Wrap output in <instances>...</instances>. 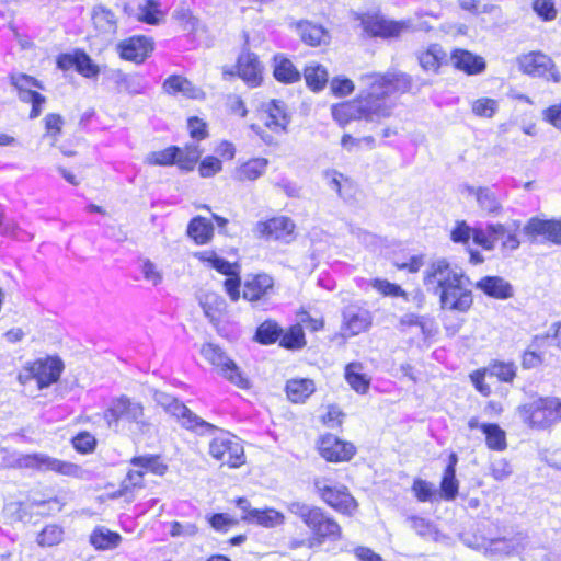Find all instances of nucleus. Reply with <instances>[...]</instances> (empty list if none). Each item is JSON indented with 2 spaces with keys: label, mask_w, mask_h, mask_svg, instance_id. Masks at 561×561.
<instances>
[{
  "label": "nucleus",
  "mask_w": 561,
  "mask_h": 561,
  "mask_svg": "<svg viewBox=\"0 0 561 561\" xmlns=\"http://www.w3.org/2000/svg\"><path fill=\"white\" fill-rule=\"evenodd\" d=\"M65 61H69V64L75 65L76 69L84 77L90 78L98 73V67L92 64L90 57L84 53L76 54L73 56L65 55L58 59V66L65 67Z\"/></svg>",
  "instance_id": "38"
},
{
  "label": "nucleus",
  "mask_w": 561,
  "mask_h": 561,
  "mask_svg": "<svg viewBox=\"0 0 561 561\" xmlns=\"http://www.w3.org/2000/svg\"><path fill=\"white\" fill-rule=\"evenodd\" d=\"M445 53L438 45H432L426 51L419 57L420 65L427 71H437L440 61L444 59Z\"/></svg>",
  "instance_id": "43"
},
{
  "label": "nucleus",
  "mask_w": 561,
  "mask_h": 561,
  "mask_svg": "<svg viewBox=\"0 0 561 561\" xmlns=\"http://www.w3.org/2000/svg\"><path fill=\"white\" fill-rule=\"evenodd\" d=\"M414 497L421 502H435L438 500V493L433 483L427 480L415 478L411 485Z\"/></svg>",
  "instance_id": "42"
},
{
  "label": "nucleus",
  "mask_w": 561,
  "mask_h": 561,
  "mask_svg": "<svg viewBox=\"0 0 561 561\" xmlns=\"http://www.w3.org/2000/svg\"><path fill=\"white\" fill-rule=\"evenodd\" d=\"M454 66L468 75H477L485 69V62L482 57L476 56L465 49H456L451 54Z\"/></svg>",
  "instance_id": "25"
},
{
  "label": "nucleus",
  "mask_w": 561,
  "mask_h": 561,
  "mask_svg": "<svg viewBox=\"0 0 561 561\" xmlns=\"http://www.w3.org/2000/svg\"><path fill=\"white\" fill-rule=\"evenodd\" d=\"M516 365L513 362L492 360L485 368V371L503 382H512L516 377Z\"/></svg>",
  "instance_id": "40"
},
{
  "label": "nucleus",
  "mask_w": 561,
  "mask_h": 561,
  "mask_svg": "<svg viewBox=\"0 0 561 561\" xmlns=\"http://www.w3.org/2000/svg\"><path fill=\"white\" fill-rule=\"evenodd\" d=\"M50 471L70 478H79L82 474V469L79 465L57 458H53Z\"/></svg>",
  "instance_id": "54"
},
{
  "label": "nucleus",
  "mask_w": 561,
  "mask_h": 561,
  "mask_svg": "<svg viewBox=\"0 0 561 561\" xmlns=\"http://www.w3.org/2000/svg\"><path fill=\"white\" fill-rule=\"evenodd\" d=\"M305 343V333L299 324L291 327L280 339V346L289 350L301 348Z\"/></svg>",
  "instance_id": "50"
},
{
  "label": "nucleus",
  "mask_w": 561,
  "mask_h": 561,
  "mask_svg": "<svg viewBox=\"0 0 561 561\" xmlns=\"http://www.w3.org/2000/svg\"><path fill=\"white\" fill-rule=\"evenodd\" d=\"M201 355L225 378L241 389L249 388V380L237 364L216 344L205 343L201 347Z\"/></svg>",
  "instance_id": "7"
},
{
  "label": "nucleus",
  "mask_w": 561,
  "mask_h": 561,
  "mask_svg": "<svg viewBox=\"0 0 561 561\" xmlns=\"http://www.w3.org/2000/svg\"><path fill=\"white\" fill-rule=\"evenodd\" d=\"M268 160L265 158H254L242 163L234 173V178L238 181H255L266 170Z\"/></svg>",
  "instance_id": "30"
},
{
  "label": "nucleus",
  "mask_w": 561,
  "mask_h": 561,
  "mask_svg": "<svg viewBox=\"0 0 561 561\" xmlns=\"http://www.w3.org/2000/svg\"><path fill=\"white\" fill-rule=\"evenodd\" d=\"M53 462V457L41 454V453H32V454H18L15 453L14 457L8 459L5 462V467L12 470H33V471H50Z\"/></svg>",
  "instance_id": "12"
},
{
  "label": "nucleus",
  "mask_w": 561,
  "mask_h": 561,
  "mask_svg": "<svg viewBox=\"0 0 561 561\" xmlns=\"http://www.w3.org/2000/svg\"><path fill=\"white\" fill-rule=\"evenodd\" d=\"M163 89L169 94H182L190 99H204V91L182 76H170L163 83Z\"/></svg>",
  "instance_id": "22"
},
{
  "label": "nucleus",
  "mask_w": 561,
  "mask_h": 561,
  "mask_svg": "<svg viewBox=\"0 0 561 561\" xmlns=\"http://www.w3.org/2000/svg\"><path fill=\"white\" fill-rule=\"evenodd\" d=\"M304 77L307 85L313 91L322 90L329 79L327 69L316 62H311L304 69Z\"/></svg>",
  "instance_id": "37"
},
{
  "label": "nucleus",
  "mask_w": 561,
  "mask_h": 561,
  "mask_svg": "<svg viewBox=\"0 0 561 561\" xmlns=\"http://www.w3.org/2000/svg\"><path fill=\"white\" fill-rule=\"evenodd\" d=\"M274 285L273 278L267 274H259L247 279L243 287V298L255 301L265 297Z\"/></svg>",
  "instance_id": "23"
},
{
  "label": "nucleus",
  "mask_w": 561,
  "mask_h": 561,
  "mask_svg": "<svg viewBox=\"0 0 561 561\" xmlns=\"http://www.w3.org/2000/svg\"><path fill=\"white\" fill-rule=\"evenodd\" d=\"M198 257L202 261L208 262L213 268L217 270L218 272H220L224 275L233 276L237 274V270H236L234 265H232L225 259L219 257L214 252H208V251L202 252L198 254Z\"/></svg>",
  "instance_id": "45"
},
{
  "label": "nucleus",
  "mask_w": 561,
  "mask_h": 561,
  "mask_svg": "<svg viewBox=\"0 0 561 561\" xmlns=\"http://www.w3.org/2000/svg\"><path fill=\"white\" fill-rule=\"evenodd\" d=\"M423 282L439 296L443 309L467 312L473 304L470 278L446 259L433 261L424 272Z\"/></svg>",
  "instance_id": "2"
},
{
  "label": "nucleus",
  "mask_w": 561,
  "mask_h": 561,
  "mask_svg": "<svg viewBox=\"0 0 561 561\" xmlns=\"http://www.w3.org/2000/svg\"><path fill=\"white\" fill-rule=\"evenodd\" d=\"M409 522L411 528L420 536H426L433 531V524L422 516H411Z\"/></svg>",
  "instance_id": "59"
},
{
  "label": "nucleus",
  "mask_w": 561,
  "mask_h": 561,
  "mask_svg": "<svg viewBox=\"0 0 561 561\" xmlns=\"http://www.w3.org/2000/svg\"><path fill=\"white\" fill-rule=\"evenodd\" d=\"M370 285L383 296L403 297L408 300L407 293L399 285L390 283L387 279L375 278L370 282Z\"/></svg>",
  "instance_id": "53"
},
{
  "label": "nucleus",
  "mask_w": 561,
  "mask_h": 561,
  "mask_svg": "<svg viewBox=\"0 0 561 561\" xmlns=\"http://www.w3.org/2000/svg\"><path fill=\"white\" fill-rule=\"evenodd\" d=\"M221 170V161L215 157L205 158L199 164V174L210 178Z\"/></svg>",
  "instance_id": "58"
},
{
  "label": "nucleus",
  "mask_w": 561,
  "mask_h": 561,
  "mask_svg": "<svg viewBox=\"0 0 561 561\" xmlns=\"http://www.w3.org/2000/svg\"><path fill=\"white\" fill-rule=\"evenodd\" d=\"M209 526L216 531L226 533L239 524V519L227 513H214L207 517Z\"/></svg>",
  "instance_id": "51"
},
{
  "label": "nucleus",
  "mask_w": 561,
  "mask_h": 561,
  "mask_svg": "<svg viewBox=\"0 0 561 561\" xmlns=\"http://www.w3.org/2000/svg\"><path fill=\"white\" fill-rule=\"evenodd\" d=\"M524 231L529 237H543L547 241L554 244H561V219L560 220H542L539 218H531Z\"/></svg>",
  "instance_id": "14"
},
{
  "label": "nucleus",
  "mask_w": 561,
  "mask_h": 561,
  "mask_svg": "<svg viewBox=\"0 0 561 561\" xmlns=\"http://www.w3.org/2000/svg\"><path fill=\"white\" fill-rule=\"evenodd\" d=\"M518 65L520 70L529 76L560 81V75L554 69L553 61L545 54L531 51L523 55L518 58Z\"/></svg>",
  "instance_id": "10"
},
{
  "label": "nucleus",
  "mask_w": 561,
  "mask_h": 561,
  "mask_svg": "<svg viewBox=\"0 0 561 561\" xmlns=\"http://www.w3.org/2000/svg\"><path fill=\"white\" fill-rule=\"evenodd\" d=\"M400 324L402 327H419L422 334L424 336H428L431 334V330L427 328V324L422 321V318L415 313H407L401 317Z\"/></svg>",
  "instance_id": "61"
},
{
  "label": "nucleus",
  "mask_w": 561,
  "mask_h": 561,
  "mask_svg": "<svg viewBox=\"0 0 561 561\" xmlns=\"http://www.w3.org/2000/svg\"><path fill=\"white\" fill-rule=\"evenodd\" d=\"M168 468V462L161 455L142 456V474L151 473L161 477L167 473Z\"/></svg>",
  "instance_id": "46"
},
{
  "label": "nucleus",
  "mask_w": 561,
  "mask_h": 561,
  "mask_svg": "<svg viewBox=\"0 0 561 561\" xmlns=\"http://www.w3.org/2000/svg\"><path fill=\"white\" fill-rule=\"evenodd\" d=\"M64 528L57 524H49L43 527L37 534L36 542L42 548L58 546L64 540Z\"/></svg>",
  "instance_id": "39"
},
{
  "label": "nucleus",
  "mask_w": 561,
  "mask_h": 561,
  "mask_svg": "<svg viewBox=\"0 0 561 561\" xmlns=\"http://www.w3.org/2000/svg\"><path fill=\"white\" fill-rule=\"evenodd\" d=\"M295 27L301 41L309 46H320L329 42V34L320 24L302 20Z\"/></svg>",
  "instance_id": "21"
},
{
  "label": "nucleus",
  "mask_w": 561,
  "mask_h": 561,
  "mask_svg": "<svg viewBox=\"0 0 561 561\" xmlns=\"http://www.w3.org/2000/svg\"><path fill=\"white\" fill-rule=\"evenodd\" d=\"M525 417H554L561 420V400L553 397L538 398L523 405Z\"/></svg>",
  "instance_id": "15"
},
{
  "label": "nucleus",
  "mask_w": 561,
  "mask_h": 561,
  "mask_svg": "<svg viewBox=\"0 0 561 561\" xmlns=\"http://www.w3.org/2000/svg\"><path fill=\"white\" fill-rule=\"evenodd\" d=\"M252 516V523L263 528L279 527L283 526L286 520L285 515L274 507L257 508L253 512Z\"/></svg>",
  "instance_id": "34"
},
{
  "label": "nucleus",
  "mask_w": 561,
  "mask_h": 561,
  "mask_svg": "<svg viewBox=\"0 0 561 561\" xmlns=\"http://www.w3.org/2000/svg\"><path fill=\"white\" fill-rule=\"evenodd\" d=\"M274 77L284 83H294L300 80V71L290 59L277 55L274 57Z\"/></svg>",
  "instance_id": "32"
},
{
  "label": "nucleus",
  "mask_w": 561,
  "mask_h": 561,
  "mask_svg": "<svg viewBox=\"0 0 561 561\" xmlns=\"http://www.w3.org/2000/svg\"><path fill=\"white\" fill-rule=\"evenodd\" d=\"M264 124L273 131H285L290 117L283 101L271 100L263 107Z\"/></svg>",
  "instance_id": "17"
},
{
  "label": "nucleus",
  "mask_w": 561,
  "mask_h": 561,
  "mask_svg": "<svg viewBox=\"0 0 561 561\" xmlns=\"http://www.w3.org/2000/svg\"><path fill=\"white\" fill-rule=\"evenodd\" d=\"M137 405L133 404L126 396L113 399L104 412L107 421L127 420L136 416Z\"/></svg>",
  "instance_id": "27"
},
{
  "label": "nucleus",
  "mask_w": 561,
  "mask_h": 561,
  "mask_svg": "<svg viewBox=\"0 0 561 561\" xmlns=\"http://www.w3.org/2000/svg\"><path fill=\"white\" fill-rule=\"evenodd\" d=\"M282 334V329L276 322L264 321L256 330L255 340L261 344H272L276 342Z\"/></svg>",
  "instance_id": "44"
},
{
  "label": "nucleus",
  "mask_w": 561,
  "mask_h": 561,
  "mask_svg": "<svg viewBox=\"0 0 561 561\" xmlns=\"http://www.w3.org/2000/svg\"><path fill=\"white\" fill-rule=\"evenodd\" d=\"M201 150L197 145H187L184 149L179 148L178 164L183 170H193L201 157Z\"/></svg>",
  "instance_id": "47"
},
{
  "label": "nucleus",
  "mask_w": 561,
  "mask_h": 561,
  "mask_svg": "<svg viewBox=\"0 0 561 561\" xmlns=\"http://www.w3.org/2000/svg\"><path fill=\"white\" fill-rule=\"evenodd\" d=\"M289 511L306 526L307 531L294 533L288 541L291 550H314L325 543L339 542L343 539V527L337 519L317 505L293 503Z\"/></svg>",
  "instance_id": "3"
},
{
  "label": "nucleus",
  "mask_w": 561,
  "mask_h": 561,
  "mask_svg": "<svg viewBox=\"0 0 561 561\" xmlns=\"http://www.w3.org/2000/svg\"><path fill=\"white\" fill-rule=\"evenodd\" d=\"M314 382L308 378L290 379L286 383V393L290 401L302 402L314 392Z\"/></svg>",
  "instance_id": "33"
},
{
  "label": "nucleus",
  "mask_w": 561,
  "mask_h": 561,
  "mask_svg": "<svg viewBox=\"0 0 561 561\" xmlns=\"http://www.w3.org/2000/svg\"><path fill=\"white\" fill-rule=\"evenodd\" d=\"M71 445L77 453L87 455L95 450L96 439L91 433L82 431L71 438Z\"/></svg>",
  "instance_id": "48"
},
{
  "label": "nucleus",
  "mask_w": 561,
  "mask_h": 561,
  "mask_svg": "<svg viewBox=\"0 0 561 561\" xmlns=\"http://www.w3.org/2000/svg\"><path fill=\"white\" fill-rule=\"evenodd\" d=\"M471 194L476 195V199L480 208L490 215H499L502 210V205L495 193L488 187H468Z\"/></svg>",
  "instance_id": "35"
},
{
  "label": "nucleus",
  "mask_w": 561,
  "mask_h": 561,
  "mask_svg": "<svg viewBox=\"0 0 561 561\" xmlns=\"http://www.w3.org/2000/svg\"><path fill=\"white\" fill-rule=\"evenodd\" d=\"M480 430L485 436V444L489 449L503 451L507 448L506 433L497 423H481Z\"/></svg>",
  "instance_id": "31"
},
{
  "label": "nucleus",
  "mask_w": 561,
  "mask_h": 561,
  "mask_svg": "<svg viewBox=\"0 0 561 561\" xmlns=\"http://www.w3.org/2000/svg\"><path fill=\"white\" fill-rule=\"evenodd\" d=\"M294 230V221L288 217L280 216L256 222L254 233L266 240H278L288 243L293 240Z\"/></svg>",
  "instance_id": "11"
},
{
  "label": "nucleus",
  "mask_w": 561,
  "mask_h": 561,
  "mask_svg": "<svg viewBox=\"0 0 561 561\" xmlns=\"http://www.w3.org/2000/svg\"><path fill=\"white\" fill-rule=\"evenodd\" d=\"M95 28L104 35L113 36L117 30L115 14L103 5H96L92 12Z\"/></svg>",
  "instance_id": "29"
},
{
  "label": "nucleus",
  "mask_w": 561,
  "mask_h": 561,
  "mask_svg": "<svg viewBox=\"0 0 561 561\" xmlns=\"http://www.w3.org/2000/svg\"><path fill=\"white\" fill-rule=\"evenodd\" d=\"M140 49V36H133L117 44L119 57L125 60L136 61Z\"/></svg>",
  "instance_id": "49"
},
{
  "label": "nucleus",
  "mask_w": 561,
  "mask_h": 561,
  "mask_svg": "<svg viewBox=\"0 0 561 561\" xmlns=\"http://www.w3.org/2000/svg\"><path fill=\"white\" fill-rule=\"evenodd\" d=\"M371 324L368 310L358 306H347L343 311V328L351 336L367 330Z\"/></svg>",
  "instance_id": "16"
},
{
  "label": "nucleus",
  "mask_w": 561,
  "mask_h": 561,
  "mask_svg": "<svg viewBox=\"0 0 561 561\" xmlns=\"http://www.w3.org/2000/svg\"><path fill=\"white\" fill-rule=\"evenodd\" d=\"M151 392L156 402L164 409L170 417L204 421L202 417L194 415L187 407L170 394L157 390H151Z\"/></svg>",
  "instance_id": "18"
},
{
  "label": "nucleus",
  "mask_w": 561,
  "mask_h": 561,
  "mask_svg": "<svg viewBox=\"0 0 561 561\" xmlns=\"http://www.w3.org/2000/svg\"><path fill=\"white\" fill-rule=\"evenodd\" d=\"M476 288L483 291L486 296L495 299H508L513 297V286L500 276H485L476 283Z\"/></svg>",
  "instance_id": "19"
},
{
  "label": "nucleus",
  "mask_w": 561,
  "mask_h": 561,
  "mask_svg": "<svg viewBox=\"0 0 561 561\" xmlns=\"http://www.w3.org/2000/svg\"><path fill=\"white\" fill-rule=\"evenodd\" d=\"M313 485L319 499L336 513L352 517L358 510V502L344 484H333L330 479L317 478Z\"/></svg>",
  "instance_id": "4"
},
{
  "label": "nucleus",
  "mask_w": 561,
  "mask_h": 561,
  "mask_svg": "<svg viewBox=\"0 0 561 561\" xmlns=\"http://www.w3.org/2000/svg\"><path fill=\"white\" fill-rule=\"evenodd\" d=\"M362 79L369 85L366 92H362L352 101L331 107L332 117L341 127L353 121L379 122L389 117L393 107L389 96L394 92L404 93L411 89V78L405 73L369 75Z\"/></svg>",
  "instance_id": "1"
},
{
  "label": "nucleus",
  "mask_w": 561,
  "mask_h": 561,
  "mask_svg": "<svg viewBox=\"0 0 561 561\" xmlns=\"http://www.w3.org/2000/svg\"><path fill=\"white\" fill-rule=\"evenodd\" d=\"M238 76L250 87H257L262 81V67L254 54H242L238 59Z\"/></svg>",
  "instance_id": "20"
},
{
  "label": "nucleus",
  "mask_w": 561,
  "mask_h": 561,
  "mask_svg": "<svg viewBox=\"0 0 561 561\" xmlns=\"http://www.w3.org/2000/svg\"><path fill=\"white\" fill-rule=\"evenodd\" d=\"M209 455L228 468H240L245 462V454L242 444L231 433H220L209 443Z\"/></svg>",
  "instance_id": "6"
},
{
  "label": "nucleus",
  "mask_w": 561,
  "mask_h": 561,
  "mask_svg": "<svg viewBox=\"0 0 561 561\" xmlns=\"http://www.w3.org/2000/svg\"><path fill=\"white\" fill-rule=\"evenodd\" d=\"M331 90L336 96H345L353 92L354 83L350 79L346 78H334L331 81Z\"/></svg>",
  "instance_id": "57"
},
{
  "label": "nucleus",
  "mask_w": 561,
  "mask_h": 561,
  "mask_svg": "<svg viewBox=\"0 0 561 561\" xmlns=\"http://www.w3.org/2000/svg\"><path fill=\"white\" fill-rule=\"evenodd\" d=\"M362 25L369 36L385 39L398 38L403 33L416 30L411 20L391 21L379 15L364 16L362 19Z\"/></svg>",
  "instance_id": "8"
},
{
  "label": "nucleus",
  "mask_w": 561,
  "mask_h": 561,
  "mask_svg": "<svg viewBox=\"0 0 561 561\" xmlns=\"http://www.w3.org/2000/svg\"><path fill=\"white\" fill-rule=\"evenodd\" d=\"M178 154H179V148L170 147L163 151L154 153L152 162L156 164L178 163Z\"/></svg>",
  "instance_id": "60"
},
{
  "label": "nucleus",
  "mask_w": 561,
  "mask_h": 561,
  "mask_svg": "<svg viewBox=\"0 0 561 561\" xmlns=\"http://www.w3.org/2000/svg\"><path fill=\"white\" fill-rule=\"evenodd\" d=\"M187 127L191 137L196 140L204 139L207 136L206 124L198 117H191L187 122Z\"/></svg>",
  "instance_id": "62"
},
{
  "label": "nucleus",
  "mask_w": 561,
  "mask_h": 561,
  "mask_svg": "<svg viewBox=\"0 0 561 561\" xmlns=\"http://www.w3.org/2000/svg\"><path fill=\"white\" fill-rule=\"evenodd\" d=\"M213 232L211 222L201 216L193 218L187 227V234L198 244L207 243L211 239Z\"/></svg>",
  "instance_id": "36"
},
{
  "label": "nucleus",
  "mask_w": 561,
  "mask_h": 561,
  "mask_svg": "<svg viewBox=\"0 0 561 561\" xmlns=\"http://www.w3.org/2000/svg\"><path fill=\"white\" fill-rule=\"evenodd\" d=\"M11 83L18 90L19 99L25 103H33L36 96L41 95L32 90L33 87L43 89L38 80L24 73L12 75Z\"/></svg>",
  "instance_id": "28"
},
{
  "label": "nucleus",
  "mask_w": 561,
  "mask_h": 561,
  "mask_svg": "<svg viewBox=\"0 0 561 561\" xmlns=\"http://www.w3.org/2000/svg\"><path fill=\"white\" fill-rule=\"evenodd\" d=\"M44 121L47 134L53 137L54 141H56L57 136L61 131L64 118L59 114L50 113L45 116Z\"/></svg>",
  "instance_id": "56"
},
{
  "label": "nucleus",
  "mask_w": 561,
  "mask_h": 561,
  "mask_svg": "<svg viewBox=\"0 0 561 561\" xmlns=\"http://www.w3.org/2000/svg\"><path fill=\"white\" fill-rule=\"evenodd\" d=\"M318 453L328 462H347L356 454V447L333 434H324L318 440Z\"/></svg>",
  "instance_id": "9"
},
{
  "label": "nucleus",
  "mask_w": 561,
  "mask_h": 561,
  "mask_svg": "<svg viewBox=\"0 0 561 561\" xmlns=\"http://www.w3.org/2000/svg\"><path fill=\"white\" fill-rule=\"evenodd\" d=\"M534 11L546 21L553 20L557 15L553 2L551 0H535Z\"/></svg>",
  "instance_id": "55"
},
{
  "label": "nucleus",
  "mask_w": 561,
  "mask_h": 561,
  "mask_svg": "<svg viewBox=\"0 0 561 561\" xmlns=\"http://www.w3.org/2000/svg\"><path fill=\"white\" fill-rule=\"evenodd\" d=\"M353 553L358 561H385L379 553L365 546L355 547Z\"/></svg>",
  "instance_id": "63"
},
{
  "label": "nucleus",
  "mask_w": 561,
  "mask_h": 561,
  "mask_svg": "<svg viewBox=\"0 0 561 561\" xmlns=\"http://www.w3.org/2000/svg\"><path fill=\"white\" fill-rule=\"evenodd\" d=\"M474 115L491 118L499 108V103L494 99L481 98L472 102L471 105Z\"/></svg>",
  "instance_id": "52"
},
{
  "label": "nucleus",
  "mask_w": 561,
  "mask_h": 561,
  "mask_svg": "<svg viewBox=\"0 0 561 561\" xmlns=\"http://www.w3.org/2000/svg\"><path fill=\"white\" fill-rule=\"evenodd\" d=\"M122 536L104 526H96L89 536V543L98 551L112 550L119 546Z\"/></svg>",
  "instance_id": "24"
},
{
  "label": "nucleus",
  "mask_w": 561,
  "mask_h": 561,
  "mask_svg": "<svg viewBox=\"0 0 561 561\" xmlns=\"http://www.w3.org/2000/svg\"><path fill=\"white\" fill-rule=\"evenodd\" d=\"M64 370V363L59 357L47 356L27 363L19 373L18 380L21 385L34 382L38 390L57 382Z\"/></svg>",
  "instance_id": "5"
},
{
  "label": "nucleus",
  "mask_w": 561,
  "mask_h": 561,
  "mask_svg": "<svg viewBox=\"0 0 561 561\" xmlns=\"http://www.w3.org/2000/svg\"><path fill=\"white\" fill-rule=\"evenodd\" d=\"M167 12L159 0H145L142 3V23L160 25L165 22Z\"/></svg>",
  "instance_id": "41"
},
{
  "label": "nucleus",
  "mask_w": 561,
  "mask_h": 561,
  "mask_svg": "<svg viewBox=\"0 0 561 561\" xmlns=\"http://www.w3.org/2000/svg\"><path fill=\"white\" fill-rule=\"evenodd\" d=\"M543 119L549 122L556 128L561 130V102L556 105H551L546 108L542 113Z\"/></svg>",
  "instance_id": "64"
},
{
  "label": "nucleus",
  "mask_w": 561,
  "mask_h": 561,
  "mask_svg": "<svg viewBox=\"0 0 561 561\" xmlns=\"http://www.w3.org/2000/svg\"><path fill=\"white\" fill-rule=\"evenodd\" d=\"M344 375L350 387L357 393L364 394L369 389L371 379L362 363L353 362L346 365Z\"/></svg>",
  "instance_id": "26"
},
{
  "label": "nucleus",
  "mask_w": 561,
  "mask_h": 561,
  "mask_svg": "<svg viewBox=\"0 0 561 561\" xmlns=\"http://www.w3.org/2000/svg\"><path fill=\"white\" fill-rule=\"evenodd\" d=\"M457 463L458 457L456 453H450L439 481L438 500L454 501L457 497L459 492V481L456 478Z\"/></svg>",
  "instance_id": "13"
}]
</instances>
